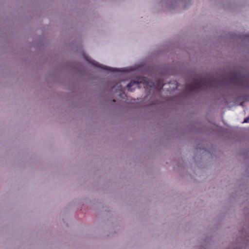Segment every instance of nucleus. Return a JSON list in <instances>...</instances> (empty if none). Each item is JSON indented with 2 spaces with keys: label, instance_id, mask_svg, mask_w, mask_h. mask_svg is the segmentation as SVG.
<instances>
[{
  "label": "nucleus",
  "instance_id": "nucleus-3",
  "mask_svg": "<svg viewBox=\"0 0 249 249\" xmlns=\"http://www.w3.org/2000/svg\"><path fill=\"white\" fill-rule=\"evenodd\" d=\"M143 81L146 87H149L152 89H157L159 90H160L164 86L163 84L160 85L159 81H157L156 83H155L150 80L144 79H143Z\"/></svg>",
  "mask_w": 249,
  "mask_h": 249
},
{
  "label": "nucleus",
  "instance_id": "nucleus-1",
  "mask_svg": "<svg viewBox=\"0 0 249 249\" xmlns=\"http://www.w3.org/2000/svg\"><path fill=\"white\" fill-rule=\"evenodd\" d=\"M211 86L210 82L205 78H199L190 84H187L186 89L187 90L194 92L207 89Z\"/></svg>",
  "mask_w": 249,
  "mask_h": 249
},
{
  "label": "nucleus",
  "instance_id": "nucleus-2",
  "mask_svg": "<svg viewBox=\"0 0 249 249\" xmlns=\"http://www.w3.org/2000/svg\"><path fill=\"white\" fill-rule=\"evenodd\" d=\"M230 82L237 86L243 87L245 86L244 78L241 77L238 74H235L231 77L230 79Z\"/></svg>",
  "mask_w": 249,
  "mask_h": 249
},
{
  "label": "nucleus",
  "instance_id": "nucleus-6",
  "mask_svg": "<svg viewBox=\"0 0 249 249\" xmlns=\"http://www.w3.org/2000/svg\"><path fill=\"white\" fill-rule=\"evenodd\" d=\"M128 90L132 91L136 87L139 88V83L138 81H131L127 85Z\"/></svg>",
  "mask_w": 249,
  "mask_h": 249
},
{
  "label": "nucleus",
  "instance_id": "nucleus-5",
  "mask_svg": "<svg viewBox=\"0 0 249 249\" xmlns=\"http://www.w3.org/2000/svg\"><path fill=\"white\" fill-rule=\"evenodd\" d=\"M92 64L93 65L95 66L96 67L100 68H101L102 69L106 70H107V71H117L116 69L111 68L106 66H103V65H101L99 63H98V62H96L95 61L92 62Z\"/></svg>",
  "mask_w": 249,
  "mask_h": 249
},
{
  "label": "nucleus",
  "instance_id": "nucleus-4",
  "mask_svg": "<svg viewBox=\"0 0 249 249\" xmlns=\"http://www.w3.org/2000/svg\"><path fill=\"white\" fill-rule=\"evenodd\" d=\"M112 91L114 92L118 93L121 97H123L124 96H125L124 93V92L123 88L120 83H117L115 86L112 87Z\"/></svg>",
  "mask_w": 249,
  "mask_h": 249
},
{
  "label": "nucleus",
  "instance_id": "nucleus-7",
  "mask_svg": "<svg viewBox=\"0 0 249 249\" xmlns=\"http://www.w3.org/2000/svg\"><path fill=\"white\" fill-rule=\"evenodd\" d=\"M244 123H249V117L245 118Z\"/></svg>",
  "mask_w": 249,
  "mask_h": 249
},
{
  "label": "nucleus",
  "instance_id": "nucleus-8",
  "mask_svg": "<svg viewBox=\"0 0 249 249\" xmlns=\"http://www.w3.org/2000/svg\"><path fill=\"white\" fill-rule=\"evenodd\" d=\"M112 102H115V99L112 100Z\"/></svg>",
  "mask_w": 249,
  "mask_h": 249
}]
</instances>
